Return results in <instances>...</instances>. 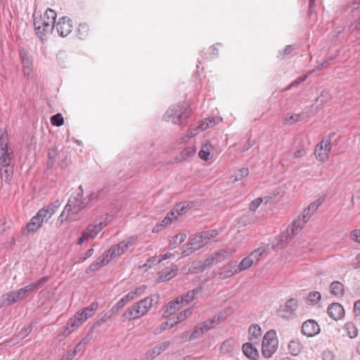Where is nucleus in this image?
<instances>
[{
    "mask_svg": "<svg viewBox=\"0 0 360 360\" xmlns=\"http://www.w3.org/2000/svg\"><path fill=\"white\" fill-rule=\"evenodd\" d=\"M98 304L97 302H92L89 306L78 311L70 318L66 325L58 333L57 339L61 342L68 337L72 333L80 327L88 319L92 317L97 310Z\"/></svg>",
    "mask_w": 360,
    "mask_h": 360,
    "instance_id": "1",
    "label": "nucleus"
},
{
    "mask_svg": "<svg viewBox=\"0 0 360 360\" xmlns=\"http://www.w3.org/2000/svg\"><path fill=\"white\" fill-rule=\"evenodd\" d=\"M158 297L149 296L141 300L134 303L131 307H128L122 315L123 321L138 319L145 316L152 308L153 305L154 298Z\"/></svg>",
    "mask_w": 360,
    "mask_h": 360,
    "instance_id": "2",
    "label": "nucleus"
},
{
    "mask_svg": "<svg viewBox=\"0 0 360 360\" xmlns=\"http://www.w3.org/2000/svg\"><path fill=\"white\" fill-rule=\"evenodd\" d=\"M34 17V27L36 34L41 40H44L47 34L51 32L54 29V24L56 20L57 14L55 11L51 8H48L45 11V17L49 20L48 22H45L44 20H42L41 15L37 17L35 15Z\"/></svg>",
    "mask_w": 360,
    "mask_h": 360,
    "instance_id": "3",
    "label": "nucleus"
},
{
    "mask_svg": "<svg viewBox=\"0 0 360 360\" xmlns=\"http://www.w3.org/2000/svg\"><path fill=\"white\" fill-rule=\"evenodd\" d=\"M229 311L230 309H226L224 311H220L219 314L213 316L210 319L200 323L193 330L189 340L195 339L210 330L215 328L229 316L230 314Z\"/></svg>",
    "mask_w": 360,
    "mask_h": 360,
    "instance_id": "4",
    "label": "nucleus"
},
{
    "mask_svg": "<svg viewBox=\"0 0 360 360\" xmlns=\"http://www.w3.org/2000/svg\"><path fill=\"white\" fill-rule=\"evenodd\" d=\"M12 151L7 146V136L2 135L0 138V174L1 178L8 180L13 174V167L11 165Z\"/></svg>",
    "mask_w": 360,
    "mask_h": 360,
    "instance_id": "5",
    "label": "nucleus"
},
{
    "mask_svg": "<svg viewBox=\"0 0 360 360\" xmlns=\"http://www.w3.org/2000/svg\"><path fill=\"white\" fill-rule=\"evenodd\" d=\"M190 115L188 105L186 103H179L169 108L164 115L167 122H172L175 124H181Z\"/></svg>",
    "mask_w": 360,
    "mask_h": 360,
    "instance_id": "6",
    "label": "nucleus"
},
{
    "mask_svg": "<svg viewBox=\"0 0 360 360\" xmlns=\"http://www.w3.org/2000/svg\"><path fill=\"white\" fill-rule=\"evenodd\" d=\"M218 233L216 230L202 231L193 236L188 243V248L187 250H184L182 252L185 256H188L191 254L193 251L198 250L205 245H207L211 239L215 238Z\"/></svg>",
    "mask_w": 360,
    "mask_h": 360,
    "instance_id": "7",
    "label": "nucleus"
},
{
    "mask_svg": "<svg viewBox=\"0 0 360 360\" xmlns=\"http://www.w3.org/2000/svg\"><path fill=\"white\" fill-rule=\"evenodd\" d=\"M278 341L276 334L274 330L268 331L262 341V352L265 358L271 357L276 352L278 348Z\"/></svg>",
    "mask_w": 360,
    "mask_h": 360,
    "instance_id": "8",
    "label": "nucleus"
},
{
    "mask_svg": "<svg viewBox=\"0 0 360 360\" xmlns=\"http://www.w3.org/2000/svg\"><path fill=\"white\" fill-rule=\"evenodd\" d=\"M105 226V221H95L89 224L79 238L77 244L82 245L86 240L95 238Z\"/></svg>",
    "mask_w": 360,
    "mask_h": 360,
    "instance_id": "9",
    "label": "nucleus"
},
{
    "mask_svg": "<svg viewBox=\"0 0 360 360\" xmlns=\"http://www.w3.org/2000/svg\"><path fill=\"white\" fill-rule=\"evenodd\" d=\"M137 240L138 236L136 235L129 236L126 240L110 248L107 250L108 254L112 259L125 252L130 247L135 244Z\"/></svg>",
    "mask_w": 360,
    "mask_h": 360,
    "instance_id": "10",
    "label": "nucleus"
},
{
    "mask_svg": "<svg viewBox=\"0 0 360 360\" xmlns=\"http://www.w3.org/2000/svg\"><path fill=\"white\" fill-rule=\"evenodd\" d=\"M101 193L102 191L101 190L94 191L83 198L80 196V193H78L77 198L72 200V202L76 207L79 208L80 213L82 210L91 206L94 202H96Z\"/></svg>",
    "mask_w": 360,
    "mask_h": 360,
    "instance_id": "11",
    "label": "nucleus"
},
{
    "mask_svg": "<svg viewBox=\"0 0 360 360\" xmlns=\"http://www.w3.org/2000/svg\"><path fill=\"white\" fill-rule=\"evenodd\" d=\"M332 145L330 139L322 140L316 145L314 150V155L317 160L325 162L329 158L331 152Z\"/></svg>",
    "mask_w": 360,
    "mask_h": 360,
    "instance_id": "12",
    "label": "nucleus"
},
{
    "mask_svg": "<svg viewBox=\"0 0 360 360\" xmlns=\"http://www.w3.org/2000/svg\"><path fill=\"white\" fill-rule=\"evenodd\" d=\"M79 214V208L76 207L72 202V200L70 199L66 205L64 210L62 212L58 217V221L61 225L68 219L71 221H75L79 219L78 215Z\"/></svg>",
    "mask_w": 360,
    "mask_h": 360,
    "instance_id": "13",
    "label": "nucleus"
},
{
    "mask_svg": "<svg viewBox=\"0 0 360 360\" xmlns=\"http://www.w3.org/2000/svg\"><path fill=\"white\" fill-rule=\"evenodd\" d=\"M48 280L49 277L44 276L39 279L35 283H32L24 288L15 290L20 301L27 298L30 295L35 292L38 288H41Z\"/></svg>",
    "mask_w": 360,
    "mask_h": 360,
    "instance_id": "14",
    "label": "nucleus"
},
{
    "mask_svg": "<svg viewBox=\"0 0 360 360\" xmlns=\"http://www.w3.org/2000/svg\"><path fill=\"white\" fill-rule=\"evenodd\" d=\"M54 28L60 37H65L72 31V22L66 16L62 17L57 22L55 21Z\"/></svg>",
    "mask_w": 360,
    "mask_h": 360,
    "instance_id": "15",
    "label": "nucleus"
},
{
    "mask_svg": "<svg viewBox=\"0 0 360 360\" xmlns=\"http://www.w3.org/2000/svg\"><path fill=\"white\" fill-rule=\"evenodd\" d=\"M60 203L59 200H56L47 206H45L40 209L37 212L38 217L41 219V220L46 223L49 221V219L55 214L58 207H60Z\"/></svg>",
    "mask_w": 360,
    "mask_h": 360,
    "instance_id": "16",
    "label": "nucleus"
},
{
    "mask_svg": "<svg viewBox=\"0 0 360 360\" xmlns=\"http://www.w3.org/2000/svg\"><path fill=\"white\" fill-rule=\"evenodd\" d=\"M320 332L319 324L312 319L307 320L302 323V333L307 337H313Z\"/></svg>",
    "mask_w": 360,
    "mask_h": 360,
    "instance_id": "17",
    "label": "nucleus"
},
{
    "mask_svg": "<svg viewBox=\"0 0 360 360\" xmlns=\"http://www.w3.org/2000/svg\"><path fill=\"white\" fill-rule=\"evenodd\" d=\"M170 345L169 341H164L155 345L152 349L148 350L146 354L147 360H152L165 352Z\"/></svg>",
    "mask_w": 360,
    "mask_h": 360,
    "instance_id": "18",
    "label": "nucleus"
},
{
    "mask_svg": "<svg viewBox=\"0 0 360 360\" xmlns=\"http://www.w3.org/2000/svg\"><path fill=\"white\" fill-rule=\"evenodd\" d=\"M297 309V302L295 299H289L285 305L280 309L278 314L281 317L290 318Z\"/></svg>",
    "mask_w": 360,
    "mask_h": 360,
    "instance_id": "19",
    "label": "nucleus"
},
{
    "mask_svg": "<svg viewBox=\"0 0 360 360\" xmlns=\"http://www.w3.org/2000/svg\"><path fill=\"white\" fill-rule=\"evenodd\" d=\"M327 312L329 316L335 321L340 320L345 316L343 307L338 302L330 304L328 307Z\"/></svg>",
    "mask_w": 360,
    "mask_h": 360,
    "instance_id": "20",
    "label": "nucleus"
},
{
    "mask_svg": "<svg viewBox=\"0 0 360 360\" xmlns=\"http://www.w3.org/2000/svg\"><path fill=\"white\" fill-rule=\"evenodd\" d=\"M238 273L240 271L237 265L235 263L229 262L219 269L218 274L220 278L225 279Z\"/></svg>",
    "mask_w": 360,
    "mask_h": 360,
    "instance_id": "21",
    "label": "nucleus"
},
{
    "mask_svg": "<svg viewBox=\"0 0 360 360\" xmlns=\"http://www.w3.org/2000/svg\"><path fill=\"white\" fill-rule=\"evenodd\" d=\"M19 301L16 291H10L1 296L0 307H8Z\"/></svg>",
    "mask_w": 360,
    "mask_h": 360,
    "instance_id": "22",
    "label": "nucleus"
},
{
    "mask_svg": "<svg viewBox=\"0 0 360 360\" xmlns=\"http://www.w3.org/2000/svg\"><path fill=\"white\" fill-rule=\"evenodd\" d=\"M111 260L112 258L108 254V252L105 251L101 256H100L94 262H93L89 266V270L91 271H96L101 267L107 265Z\"/></svg>",
    "mask_w": 360,
    "mask_h": 360,
    "instance_id": "23",
    "label": "nucleus"
},
{
    "mask_svg": "<svg viewBox=\"0 0 360 360\" xmlns=\"http://www.w3.org/2000/svg\"><path fill=\"white\" fill-rule=\"evenodd\" d=\"M183 307V304H181V302H180V300L177 297L174 300L168 302L167 304L165 306L164 316L165 317H169L175 314L176 311L179 310Z\"/></svg>",
    "mask_w": 360,
    "mask_h": 360,
    "instance_id": "24",
    "label": "nucleus"
},
{
    "mask_svg": "<svg viewBox=\"0 0 360 360\" xmlns=\"http://www.w3.org/2000/svg\"><path fill=\"white\" fill-rule=\"evenodd\" d=\"M177 270V266L175 264H172L171 266L162 269L159 273V281L162 282L170 280L176 275Z\"/></svg>",
    "mask_w": 360,
    "mask_h": 360,
    "instance_id": "25",
    "label": "nucleus"
},
{
    "mask_svg": "<svg viewBox=\"0 0 360 360\" xmlns=\"http://www.w3.org/2000/svg\"><path fill=\"white\" fill-rule=\"evenodd\" d=\"M20 58L22 65V72L24 75L29 77L32 70V63L28 55L25 52H20Z\"/></svg>",
    "mask_w": 360,
    "mask_h": 360,
    "instance_id": "26",
    "label": "nucleus"
},
{
    "mask_svg": "<svg viewBox=\"0 0 360 360\" xmlns=\"http://www.w3.org/2000/svg\"><path fill=\"white\" fill-rule=\"evenodd\" d=\"M89 342L88 338H83L75 347V349L68 352L66 355H63L60 360H72L77 353Z\"/></svg>",
    "mask_w": 360,
    "mask_h": 360,
    "instance_id": "27",
    "label": "nucleus"
},
{
    "mask_svg": "<svg viewBox=\"0 0 360 360\" xmlns=\"http://www.w3.org/2000/svg\"><path fill=\"white\" fill-rule=\"evenodd\" d=\"M238 346V344L236 340L233 338H229L221 343L220 346V351L224 354H231Z\"/></svg>",
    "mask_w": 360,
    "mask_h": 360,
    "instance_id": "28",
    "label": "nucleus"
},
{
    "mask_svg": "<svg viewBox=\"0 0 360 360\" xmlns=\"http://www.w3.org/2000/svg\"><path fill=\"white\" fill-rule=\"evenodd\" d=\"M319 205V204L317 202H312L307 209L303 211L302 215L300 217H301V221H303L304 224L309 220L311 216L317 210Z\"/></svg>",
    "mask_w": 360,
    "mask_h": 360,
    "instance_id": "29",
    "label": "nucleus"
},
{
    "mask_svg": "<svg viewBox=\"0 0 360 360\" xmlns=\"http://www.w3.org/2000/svg\"><path fill=\"white\" fill-rule=\"evenodd\" d=\"M236 252L235 249H222L213 254L217 263L221 262L229 258Z\"/></svg>",
    "mask_w": 360,
    "mask_h": 360,
    "instance_id": "30",
    "label": "nucleus"
},
{
    "mask_svg": "<svg viewBox=\"0 0 360 360\" xmlns=\"http://www.w3.org/2000/svg\"><path fill=\"white\" fill-rule=\"evenodd\" d=\"M252 343H245L243 345V351L245 356L252 360H257L259 357V353L257 349L253 346Z\"/></svg>",
    "mask_w": 360,
    "mask_h": 360,
    "instance_id": "31",
    "label": "nucleus"
},
{
    "mask_svg": "<svg viewBox=\"0 0 360 360\" xmlns=\"http://www.w3.org/2000/svg\"><path fill=\"white\" fill-rule=\"evenodd\" d=\"M200 291L201 290L200 288H195L187 292L184 295L179 296L178 298L179 299L180 302H181L184 307L192 302L195 299V295H198Z\"/></svg>",
    "mask_w": 360,
    "mask_h": 360,
    "instance_id": "32",
    "label": "nucleus"
},
{
    "mask_svg": "<svg viewBox=\"0 0 360 360\" xmlns=\"http://www.w3.org/2000/svg\"><path fill=\"white\" fill-rule=\"evenodd\" d=\"M262 336L261 328L257 324L252 325L249 328V339L253 343H258Z\"/></svg>",
    "mask_w": 360,
    "mask_h": 360,
    "instance_id": "33",
    "label": "nucleus"
},
{
    "mask_svg": "<svg viewBox=\"0 0 360 360\" xmlns=\"http://www.w3.org/2000/svg\"><path fill=\"white\" fill-rule=\"evenodd\" d=\"M44 222L38 217L37 214L32 217L26 225L27 232H34L37 231Z\"/></svg>",
    "mask_w": 360,
    "mask_h": 360,
    "instance_id": "34",
    "label": "nucleus"
},
{
    "mask_svg": "<svg viewBox=\"0 0 360 360\" xmlns=\"http://www.w3.org/2000/svg\"><path fill=\"white\" fill-rule=\"evenodd\" d=\"M304 226V224L303 221H301V217H298L297 219H295L291 225L288 227L286 229L290 236L294 237L295 235L298 233L299 231L302 230L303 226Z\"/></svg>",
    "mask_w": 360,
    "mask_h": 360,
    "instance_id": "35",
    "label": "nucleus"
},
{
    "mask_svg": "<svg viewBox=\"0 0 360 360\" xmlns=\"http://www.w3.org/2000/svg\"><path fill=\"white\" fill-rule=\"evenodd\" d=\"M330 293L336 297H342L345 293L344 285L339 281H333L330 286Z\"/></svg>",
    "mask_w": 360,
    "mask_h": 360,
    "instance_id": "36",
    "label": "nucleus"
},
{
    "mask_svg": "<svg viewBox=\"0 0 360 360\" xmlns=\"http://www.w3.org/2000/svg\"><path fill=\"white\" fill-rule=\"evenodd\" d=\"M293 237L290 236L289 232L286 230L277 238V242L274 245V247L280 249L285 245Z\"/></svg>",
    "mask_w": 360,
    "mask_h": 360,
    "instance_id": "37",
    "label": "nucleus"
},
{
    "mask_svg": "<svg viewBox=\"0 0 360 360\" xmlns=\"http://www.w3.org/2000/svg\"><path fill=\"white\" fill-rule=\"evenodd\" d=\"M212 148V146L210 143H206L202 145L201 150H200L198 155L200 159L202 160H209L212 158V155L210 153V150Z\"/></svg>",
    "mask_w": 360,
    "mask_h": 360,
    "instance_id": "38",
    "label": "nucleus"
},
{
    "mask_svg": "<svg viewBox=\"0 0 360 360\" xmlns=\"http://www.w3.org/2000/svg\"><path fill=\"white\" fill-rule=\"evenodd\" d=\"M268 246H262L255 250L249 255L256 263L260 260L262 256L267 255Z\"/></svg>",
    "mask_w": 360,
    "mask_h": 360,
    "instance_id": "39",
    "label": "nucleus"
},
{
    "mask_svg": "<svg viewBox=\"0 0 360 360\" xmlns=\"http://www.w3.org/2000/svg\"><path fill=\"white\" fill-rule=\"evenodd\" d=\"M219 119L218 117H210L202 121L198 126L199 131H202L205 130L210 127H213L219 123Z\"/></svg>",
    "mask_w": 360,
    "mask_h": 360,
    "instance_id": "40",
    "label": "nucleus"
},
{
    "mask_svg": "<svg viewBox=\"0 0 360 360\" xmlns=\"http://www.w3.org/2000/svg\"><path fill=\"white\" fill-rule=\"evenodd\" d=\"M186 238V234L184 233H180L172 238L169 244L170 249H174L185 241Z\"/></svg>",
    "mask_w": 360,
    "mask_h": 360,
    "instance_id": "41",
    "label": "nucleus"
},
{
    "mask_svg": "<svg viewBox=\"0 0 360 360\" xmlns=\"http://www.w3.org/2000/svg\"><path fill=\"white\" fill-rule=\"evenodd\" d=\"M302 345L298 340H292L288 344V349L292 355L297 356L302 350Z\"/></svg>",
    "mask_w": 360,
    "mask_h": 360,
    "instance_id": "42",
    "label": "nucleus"
},
{
    "mask_svg": "<svg viewBox=\"0 0 360 360\" xmlns=\"http://www.w3.org/2000/svg\"><path fill=\"white\" fill-rule=\"evenodd\" d=\"M344 329L350 338H354L358 335V329L353 322H347L345 324Z\"/></svg>",
    "mask_w": 360,
    "mask_h": 360,
    "instance_id": "43",
    "label": "nucleus"
},
{
    "mask_svg": "<svg viewBox=\"0 0 360 360\" xmlns=\"http://www.w3.org/2000/svg\"><path fill=\"white\" fill-rule=\"evenodd\" d=\"M255 263V262L253 261L252 258L248 255L243 258L237 266L238 268V271L240 272L250 268Z\"/></svg>",
    "mask_w": 360,
    "mask_h": 360,
    "instance_id": "44",
    "label": "nucleus"
},
{
    "mask_svg": "<svg viewBox=\"0 0 360 360\" xmlns=\"http://www.w3.org/2000/svg\"><path fill=\"white\" fill-rule=\"evenodd\" d=\"M58 156V153L55 148H51L48 151V166L52 167L56 160V158Z\"/></svg>",
    "mask_w": 360,
    "mask_h": 360,
    "instance_id": "45",
    "label": "nucleus"
},
{
    "mask_svg": "<svg viewBox=\"0 0 360 360\" xmlns=\"http://www.w3.org/2000/svg\"><path fill=\"white\" fill-rule=\"evenodd\" d=\"M192 202H181L176 205L175 210L178 215H181L191 208Z\"/></svg>",
    "mask_w": 360,
    "mask_h": 360,
    "instance_id": "46",
    "label": "nucleus"
},
{
    "mask_svg": "<svg viewBox=\"0 0 360 360\" xmlns=\"http://www.w3.org/2000/svg\"><path fill=\"white\" fill-rule=\"evenodd\" d=\"M179 215L176 213V210H172L169 212L167 213V216L162 220V223H165L166 225L170 224L174 220L177 219Z\"/></svg>",
    "mask_w": 360,
    "mask_h": 360,
    "instance_id": "47",
    "label": "nucleus"
},
{
    "mask_svg": "<svg viewBox=\"0 0 360 360\" xmlns=\"http://www.w3.org/2000/svg\"><path fill=\"white\" fill-rule=\"evenodd\" d=\"M51 123L53 126L60 127L64 124L63 117L60 113H57L51 117Z\"/></svg>",
    "mask_w": 360,
    "mask_h": 360,
    "instance_id": "48",
    "label": "nucleus"
},
{
    "mask_svg": "<svg viewBox=\"0 0 360 360\" xmlns=\"http://www.w3.org/2000/svg\"><path fill=\"white\" fill-rule=\"evenodd\" d=\"M302 120V115L300 114H293L291 115H287L285 117V122L288 124H293Z\"/></svg>",
    "mask_w": 360,
    "mask_h": 360,
    "instance_id": "49",
    "label": "nucleus"
},
{
    "mask_svg": "<svg viewBox=\"0 0 360 360\" xmlns=\"http://www.w3.org/2000/svg\"><path fill=\"white\" fill-rule=\"evenodd\" d=\"M249 174V169L247 167H244L238 170V172L234 175L233 181H240L243 178L246 177Z\"/></svg>",
    "mask_w": 360,
    "mask_h": 360,
    "instance_id": "50",
    "label": "nucleus"
},
{
    "mask_svg": "<svg viewBox=\"0 0 360 360\" xmlns=\"http://www.w3.org/2000/svg\"><path fill=\"white\" fill-rule=\"evenodd\" d=\"M89 31V26L86 23H81L78 27V34L79 38L84 39L87 34Z\"/></svg>",
    "mask_w": 360,
    "mask_h": 360,
    "instance_id": "51",
    "label": "nucleus"
},
{
    "mask_svg": "<svg viewBox=\"0 0 360 360\" xmlns=\"http://www.w3.org/2000/svg\"><path fill=\"white\" fill-rule=\"evenodd\" d=\"M321 298L320 292L317 291H313L309 293L308 300L312 304H317Z\"/></svg>",
    "mask_w": 360,
    "mask_h": 360,
    "instance_id": "52",
    "label": "nucleus"
},
{
    "mask_svg": "<svg viewBox=\"0 0 360 360\" xmlns=\"http://www.w3.org/2000/svg\"><path fill=\"white\" fill-rule=\"evenodd\" d=\"M147 287L145 285H141L136 287L134 290H131L129 292L132 294L134 300L141 296L146 290Z\"/></svg>",
    "mask_w": 360,
    "mask_h": 360,
    "instance_id": "53",
    "label": "nucleus"
},
{
    "mask_svg": "<svg viewBox=\"0 0 360 360\" xmlns=\"http://www.w3.org/2000/svg\"><path fill=\"white\" fill-rule=\"evenodd\" d=\"M177 323L176 322L175 318L169 319L167 321L163 322L161 326V330H165L168 328H173L175 326H177Z\"/></svg>",
    "mask_w": 360,
    "mask_h": 360,
    "instance_id": "54",
    "label": "nucleus"
},
{
    "mask_svg": "<svg viewBox=\"0 0 360 360\" xmlns=\"http://www.w3.org/2000/svg\"><path fill=\"white\" fill-rule=\"evenodd\" d=\"M307 75L298 77L297 79H295L294 82H292L288 87H286L284 89V91L290 90L294 86L298 85L299 84L304 82L307 79Z\"/></svg>",
    "mask_w": 360,
    "mask_h": 360,
    "instance_id": "55",
    "label": "nucleus"
},
{
    "mask_svg": "<svg viewBox=\"0 0 360 360\" xmlns=\"http://www.w3.org/2000/svg\"><path fill=\"white\" fill-rule=\"evenodd\" d=\"M217 264V263L215 261V259L212 254V255H210L209 257H207V259H205L204 260L202 266L204 268H208V267H211L212 266H213L214 264Z\"/></svg>",
    "mask_w": 360,
    "mask_h": 360,
    "instance_id": "56",
    "label": "nucleus"
},
{
    "mask_svg": "<svg viewBox=\"0 0 360 360\" xmlns=\"http://www.w3.org/2000/svg\"><path fill=\"white\" fill-rule=\"evenodd\" d=\"M262 202V198H258L254 200H252L250 204V210L251 211H255L258 207L261 205V203Z\"/></svg>",
    "mask_w": 360,
    "mask_h": 360,
    "instance_id": "57",
    "label": "nucleus"
},
{
    "mask_svg": "<svg viewBox=\"0 0 360 360\" xmlns=\"http://www.w3.org/2000/svg\"><path fill=\"white\" fill-rule=\"evenodd\" d=\"M330 99V96L327 91H323L321 95L317 98L316 102L325 103Z\"/></svg>",
    "mask_w": 360,
    "mask_h": 360,
    "instance_id": "58",
    "label": "nucleus"
},
{
    "mask_svg": "<svg viewBox=\"0 0 360 360\" xmlns=\"http://www.w3.org/2000/svg\"><path fill=\"white\" fill-rule=\"evenodd\" d=\"M307 155V150L304 148L301 147L297 148L293 153V157L295 158H300L304 157Z\"/></svg>",
    "mask_w": 360,
    "mask_h": 360,
    "instance_id": "59",
    "label": "nucleus"
},
{
    "mask_svg": "<svg viewBox=\"0 0 360 360\" xmlns=\"http://www.w3.org/2000/svg\"><path fill=\"white\" fill-rule=\"evenodd\" d=\"M195 153V149L194 148L188 147L183 151V158L186 159L190 157L191 155H193Z\"/></svg>",
    "mask_w": 360,
    "mask_h": 360,
    "instance_id": "60",
    "label": "nucleus"
},
{
    "mask_svg": "<svg viewBox=\"0 0 360 360\" xmlns=\"http://www.w3.org/2000/svg\"><path fill=\"white\" fill-rule=\"evenodd\" d=\"M329 64H330V60H326L323 61L320 65H317L314 70L310 71L309 72V74H311L312 72H314V71L321 70V69L328 67L329 65Z\"/></svg>",
    "mask_w": 360,
    "mask_h": 360,
    "instance_id": "61",
    "label": "nucleus"
},
{
    "mask_svg": "<svg viewBox=\"0 0 360 360\" xmlns=\"http://www.w3.org/2000/svg\"><path fill=\"white\" fill-rule=\"evenodd\" d=\"M354 312L356 317L360 320V300H357L354 304Z\"/></svg>",
    "mask_w": 360,
    "mask_h": 360,
    "instance_id": "62",
    "label": "nucleus"
},
{
    "mask_svg": "<svg viewBox=\"0 0 360 360\" xmlns=\"http://www.w3.org/2000/svg\"><path fill=\"white\" fill-rule=\"evenodd\" d=\"M200 131H199L198 129V127H197L196 128H191L187 134H186V137L187 139H191L193 136H195L196 134H198Z\"/></svg>",
    "mask_w": 360,
    "mask_h": 360,
    "instance_id": "63",
    "label": "nucleus"
},
{
    "mask_svg": "<svg viewBox=\"0 0 360 360\" xmlns=\"http://www.w3.org/2000/svg\"><path fill=\"white\" fill-rule=\"evenodd\" d=\"M126 304L127 302L122 297L112 307V310H115L116 311H117L121 308H122Z\"/></svg>",
    "mask_w": 360,
    "mask_h": 360,
    "instance_id": "64",
    "label": "nucleus"
}]
</instances>
